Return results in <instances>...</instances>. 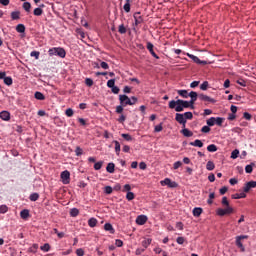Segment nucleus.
Listing matches in <instances>:
<instances>
[{"label":"nucleus","instance_id":"obj_1","mask_svg":"<svg viewBox=\"0 0 256 256\" xmlns=\"http://www.w3.org/2000/svg\"><path fill=\"white\" fill-rule=\"evenodd\" d=\"M169 109H175L176 113H181L184 111V109H191V106H189V101L187 100H171L168 104Z\"/></svg>","mask_w":256,"mask_h":256},{"label":"nucleus","instance_id":"obj_2","mask_svg":"<svg viewBox=\"0 0 256 256\" xmlns=\"http://www.w3.org/2000/svg\"><path fill=\"white\" fill-rule=\"evenodd\" d=\"M193 119V112H185V113H176L175 121L182 125V127H186L187 120Z\"/></svg>","mask_w":256,"mask_h":256},{"label":"nucleus","instance_id":"obj_3","mask_svg":"<svg viewBox=\"0 0 256 256\" xmlns=\"http://www.w3.org/2000/svg\"><path fill=\"white\" fill-rule=\"evenodd\" d=\"M48 55L50 57H60V59H65L67 57V52L65 51V48L61 47H53L48 50Z\"/></svg>","mask_w":256,"mask_h":256},{"label":"nucleus","instance_id":"obj_4","mask_svg":"<svg viewBox=\"0 0 256 256\" xmlns=\"http://www.w3.org/2000/svg\"><path fill=\"white\" fill-rule=\"evenodd\" d=\"M137 101H139V99L135 96H132L131 98H129V96L125 94L119 95L120 105H123L124 107H127V105H135Z\"/></svg>","mask_w":256,"mask_h":256},{"label":"nucleus","instance_id":"obj_5","mask_svg":"<svg viewBox=\"0 0 256 256\" xmlns=\"http://www.w3.org/2000/svg\"><path fill=\"white\" fill-rule=\"evenodd\" d=\"M231 213H233V207L231 206H227L226 208H218L216 210V214L219 217H225V215H231Z\"/></svg>","mask_w":256,"mask_h":256},{"label":"nucleus","instance_id":"obj_6","mask_svg":"<svg viewBox=\"0 0 256 256\" xmlns=\"http://www.w3.org/2000/svg\"><path fill=\"white\" fill-rule=\"evenodd\" d=\"M160 184L162 185V187H165V185H167V187H170V189H176V187H179V184H177V182L175 181H171L170 178H165L160 182Z\"/></svg>","mask_w":256,"mask_h":256},{"label":"nucleus","instance_id":"obj_7","mask_svg":"<svg viewBox=\"0 0 256 256\" xmlns=\"http://www.w3.org/2000/svg\"><path fill=\"white\" fill-rule=\"evenodd\" d=\"M60 177L64 185H69L71 181V173L68 170H64L63 172H61Z\"/></svg>","mask_w":256,"mask_h":256},{"label":"nucleus","instance_id":"obj_8","mask_svg":"<svg viewBox=\"0 0 256 256\" xmlns=\"http://www.w3.org/2000/svg\"><path fill=\"white\" fill-rule=\"evenodd\" d=\"M198 99H200V101H204L205 103H217V100H215V98H211L205 94H198Z\"/></svg>","mask_w":256,"mask_h":256},{"label":"nucleus","instance_id":"obj_9","mask_svg":"<svg viewBox=\"0 0 256 256\" xmlns=\"http://www.w3.org/2000/svg\"><path fill=\"white\" fill-rule=\"evenodd\" d=\"M255 187H256V181L252 180L245 184L243 191L244 193H249V191H251V189H255Z\"/></svg>","mask_w":256,"mask_h":256},{"label":"nucleus","instance_id":"obj_10","mask_svg":"<svg viewBox=\"0 0 256 256\" xmlns=\"http://www.w3.org/2000/svg\"><path fill=\"white\" fill-rule=\"evenodd\" d=\"M133 17H134V21H135L134 25L136 27H137V25H141V23H143V21H144L143 16H141V12L134 13Z\"/></svg>","mask_w":256,"mask_h":256},{"label":"nucleus","instance_id":"obj_11","mask_svg":"<svg viewBox=\"0 0 256 256\" xmlns=\"http://www.w3.org/2000/svg\"><path fill=\"white\" fill-rule=\"evenodd\" d=\"M150 55H152V57H154L155 59H159V56L157 55V53H155V50H153V43L151 42H147V45H146Z\"/></svg>","mask_w":256,"mask_h":256},{"label":"nucleus","instance_id":"obj_12","mask_svg":"<svg viewBox=\"0 0 256 256\" xmlns=\"http://www.w3.org/2000/svg\"><path fill=\"white\" fill-rule=\"evenodd\" d=\"M0 119H2V121H10L11 113H9V111H5V110L0 112Z\"/></svg>","mask_w":256,"mask_h":256},{"label":"nucleus","instance_id":"obj_13","mask_svg":"<svg viewBox=\"0 0 256 256\" xmlns=\"http://www.w3.org/2000/svg\"><path fill=\"white\" fill-rule=\"evenodd\" d=\"M136 223L137 225H145V223H147V216L145 215H139L136 218Z\"/></svg>","mask_w":256,"mask_h":256},{"label":"nucleus","instance_id":"obj_14","mask_svg":"<svg viewBox=\"0 0 256 256\" xmlns=\"http://www.w3.org/2000/svg\"><path fill=\"white\" fill-rule=\"evenodd\" d=\"M180 133H182L184 137H193V132H191V130L187 129L186 127H183Z\"/></svg>","mask_w":256,"mask_h":256},{"label":"nucleus","instance_id":"obj_15","mask_svg":"<svg viewBox=\"0 0 256 256\" xmlns=\"http://www.w3.org/2000/svg\"><path fill=\"white\" fill-rule=\"evenodd\" d=\"M11 19H12V21H17V20L21 19V12L20 11L11 12Z\"/></svg>","mask_w":256,"mask_h":256},{"label":"nucleus","instance_id":"obj_16","mask_svg":"<svg viewBox=\"0 0 256 256\" xmlns=\"http://www.w3.org/2000/svg\"><path fill=\"white\" fill-rule=\"evenodd\" d=\"M107 173H115V163L110 162L106 166Z\"/></svg>","mask_w":256,"mask_h":256},{"label":"nucleus","instance_id":"obj_17","mask_svg":"<svg viewBox=\"0 0 256 256\" xmlns=\"http://www.w3.org/2000/svg\"><path fill=\"white\" fill-rule=\"evenodd\" d=\"M105 231H109L113 235L115 233V228H113V225L111 223H105L104 224Z\"/></svg>","mask_w":256,"mask_h":256},{"label":"nucleus","instance_id":"obj_18","mask_svg":"<svg viewBox=\"0 0 256 256\" xmlns=\"http://www.w3.org/2000/svg\"><path fill=\"white\" fill-rule=\"evenodd\" d=\"M235 243L238 249H240L242 253H245V246L243 245V242H241V240L238 237H236Z\"/></svg>","mask_w":256,"mask_h":256},{"label":"nucleus","instance_id":"obj_19","mask_svg":"<svg viewBox=\"0 0 256 256\" xmlns=\"http://www.w3.org/2000/svg\"><path fill=\"white\" fill-rule=\"evenodd\" d=\"M34 97L38 101H45V95L42 92H39V91L35 92Z\"/></svg>","mask_w":256,"mask_h":256},{"label":"nucleus","instance_id":"obj_20","mask_svg":"<svg viewBox=\"0 0 256 256\" xmlns=\"http://www.w3.org/2000/svg\"><path fill=\"white\" fill-rule=\"evenodd\" d=\"M113 143L115 145V153H116V155H120V153H121V144L117 140H114Z\"/></svg>","mask_w":256,"mask_h":256},{"label":"nucleus","instance_id":"obj_21","mask_svg":"<svg viewBox=\"0 0 256 256\" xmlns=\"http://www.w3.org/2000/svg\"><path fill=\"white\" fill-rule=\"evenodd\" d=\"M177 93L180 97H183V99H188L189 97V92L187 90H177Z\"/></svg>","mask_w":256,"mask_h":256},{"label":"nucleus","instance_id":"obj_22","mask_svg":"<svg viewBox=\"0 0 256 256\" xmlns=\"http://www.w3.org/2000/svg\"><path fill=\"white\" fill-rule=\"evenodd\" d=\"M253 167H255V162H251L250 164L245 166V173H253Z\"/></svg>","mask_w":256,"mask_h":256},{"label":"nucleus","instance_id":"obj_23","mask_svg":"<svg viewBox=\"0 0 256 256\" xmlns=\"http://www.w3.org/2000/svg\"><path fill=\"white\" fill-rule=\"evenodd\" d=\"M247 197V194L245 192L236 193L232 195V199H245Z\"/></svg>","mask_w":256,"mask_h":256},{"label":"nucleus","instance_id":"obj_24","mask_svg":"<svg viewBox=\"0 0 256 256\" xmlns=\"http://www.w3.org/2000/svg\"><path fill=\"white\" fill-rule=\"evenodd\" d=\"M201 213H203V208L201 207H196L193 209V215L194 217H200Z\"/></svg>","mask_w":256,"mask_h":256},{"label":"nucleus","instance_id":"obj_25","mask_svg":"<svg viewBox=\"0 0 256 256\" xmlns=\"http://www.w3.org/2000/svg\"><path fill=\"white\" fill-rule=\"evenodd\" d=\"M123 9L126 13H130V11H131V0H126V3L124 4Z\"/></svg>","mask_w":256,"mask_h":256},{"label":"nucleus","instance_id":"obj_26","mask_svg":"<svg viewBox=\"0 0 256 256\" xmlns=\"http://www.w3.org/2000/svg\"><path fill=\"white\" fill-rule=\"evenodd\" d=\"M152 239L151 238H146L142 241V247H144V249H147V247H149V245H151L152 243Z\"/></svg>","mask_w":256,"mask_h":256},{"label":"nucleus","instance_id":"obj_27","mask_svg":"<svg viewBox=\"0 0 256 256\" xmlns=\"http://www.w3.org/2000/svg\"><path fill=\"white\" fill-rule=\"evenodd\" d=\"M192 147H203V142L199 139H196L194 142H190Z\"/></svg>","mask_w":256,"mask_h":256},{"label":"nucleus","instance_id":"obj_28","mask_svg":"<svg viewBox=\"0 0 256 256\" xmlns=\"http://www.w3.org/2000/svg\"><path fill=\"white\" fill-rule=\"evenodd\" d=\"M88 225L89 227L93 228V227H97V220L95 217H92L88 220Z\"/></svg>","mask_w":256,"mask_h":256},{"label":"nucleus","instance_id":"obj_29","mask_svg":"<svg viewBox=\"0 0 256 256\" xmlns=\"http://www.w3.org/2000/svg\"><path fill=\"white\" fill-rule=\"evenodd\" d=\"M40 249L41 251H44V253H49V251H51V245H49V243H45L40 247Z\"/></svg>","mask_w":256,"mask_h":256},{"label":"nucleus","instance_id":"obj_30","mask_svg":"<svg viewBox=\"0 0 256 256\" xmlns=\"http://www.w3.org/2000/svg\"><path fill=\"white\" fill-rule=\"evenodd\" d=\"M20 217L21 219H28L29 217V210L28 209H24L20 212Z\"/></svg>","mask_w":256,"mask_h":256},{"label":"nucleus","instance_id":"obj_31","mask_svg":"<svg viewBox=\"0 0 256 256\" xmlns=\"http://www.w3.org/2000/svg\"><path fill=\"white\" fill-rule=\"evenodd\" d=\"M223 121H225V118L223 117H216L215 118V125H218V127L223 126Z\"/></svg>","mask_w":256,"mask_h":256},{"label":"nucleus","instance_id":"obj_32","mask_svg":"<svg viewBox=\"0 0 256 256\" xmlns=\"http://www.w3.org/2000/svg\"><path fill=\"white\" fill-rule=\"evenodd\" d=\"M187 56L192 59V61H194V63H197V65H199V63H201V59H199V57L193 55V54H187Z\"/></svg>","mask_w":256,"mask_h":256},{"label":"nucleus","instance_id":"obj_33","mask_svg":"<svg viewBox=\"0 0 256 256\" xmlns=\"http://www.w3.org/2000/svg\"><path fill=\"white\" fill-rule=\"evenodd\" d=\"M206 169L207 171H213V169H215V163H213V161H208L206 164Z\"/></svg>","mask_w":256,"mask_h":256},{"label":"nucleus","instance_id":"obj_34","mask_svg":"<svg viewBox=\"0 0 256 256\" xmlns=\"http://www.w3.org/2000/svg\"><path fill=\"white\" fill-rule=\"evenodd\" d=\"M17 33H25V24H18L16 26Z\"/></svg>","mask_w":256,"mask_h":256},{"label":"nucleus","instance_id":"obj_35","mask_svg":"<svg viewBox=\"0 0 256 256\" xmlns=\"http://www.w3.org/2000/svg\"><path fill=\"white\" fill-rule=\"evenodd\" d=\"M207 151H209V153H215V151H217V145H215V144L208 145Z\"/></svg>","mask_w":256,"mask_h":256},{"label":"nucleus","instance_id":"obj_36","mask_svg":"<svg viewBox=\"0 0 256 256\" xmlns=\"http://www.w3.org/2000/svg\"><path fill=\"white\" fill-rule=\"evenodd\" d=\"M188 97H190V100L192 101H197V97H199V94H197V92L195 91H191Z\"/></svg>","mask_w":256,"mask_h":256},{"label":"nucleus","instance_id":"obj_37","mask_svg":"<svg viewBox=\"0 0 256 256\" xmlns=\"http://www.w3.org/2000/svg\"><path fill=\"white\" fill-rule=\"evenodd\" d=\"M24 11H26V13H29V11H31V3L30 2H24L22 5Z\"/></svg>","mask_w":256,"mask_h":256},{"label":"nucleus","instance_id":"obj_38","mask_svg":"<svg viewBox=\"0 0 256 256\" xmlns=\"http://www.w3.org/2000/svg\"><path fill=\"white\" fill-rule=\"evenodd\" d=\"M4 83H5V85H8V86L13 85V78H11V76H6L4 78Z\"/></svg>","mask_w":256,"mask_h":256},{"label":"nucleus","instance_id":"obj_39","mask_svg":"<svg viewBox=\"0 0 256 256\" xmlns=\"http://www.w3.org/2000/svg\"><path fill=\"white\" fill-rule=\"evenodd\" d=\"M79 215V209L72 208L70 209V217H77Z\"/></svg>","mask_w":256,"mask_h":256},{"label":"nucleus","instance_id":"obj_40","mask_svg":"<svg viewBox=\"0 0 256 256\" xmlns=\"http://www.w3.org/2000/svg\"><path fill=\"white\" fill-rule=\"evenodd\" d=\"M30 201H37L39 199V193L34 192L29 196Z\"/></svg>","mask_w":256,"mask_h":256},{"label":"nucleus","instance_id":"obj_41","mask_svg":"<svg viewBox=\"0 0 256 256\" xmlns=\"http://www.w3.org/2000/svg\"><path fill=\"white\" fill-rule=\"evenodd\" d=\"M34 15L36 17H41V15H43V9L41 8H35L34 11H33Z\"/></svg>","mask_w":256,"mask_h":256},{"label":"nucleus","instance_id":"obj_42","mask_svg":"<svg viewBox=\"0 0 256 256\" xmlns=\"http://www.w3.org/2000/svg\"><path fill=\"white\" fill-rule=\"evenodd\" d=\"M206 124L208 127H213L215 125V117H210L207 121Z\"/></svg>","mask_w":256,"mask_h":256},{"label":"nucleus","instance_id":"obj_43","mask_svg":"<svg viewBox=\"0 0 256 256\" xmlns=\"http://www.w3.org/2000/svg\"><path fill=\"white\" fill-rule=\"evenodd\" d=\"M7 211H9V207H7V205H0V214L4 215V213H7Z\"/></svg>","mask_w":256,"mask_h":256},{"label":"nucleus","instance_id":"obj_44","mask_svg":"<svg viewBox=\"0 0 256 256\" xmlns=\"http://www.w3.org/2000/svg\"><path fill=\"white\" fill-rule=\"evenodd\" d=\"M126 199H127V201H133V199H135V194L131 191L127 192Z\"/></svg>","mask_w":256,"mask_h":256},{"label":"nucleus","instance_id":"obj_45","mask_svg":"<svg viewBox=\"0 0 256 256\" xmlns=\"http://www.w3.org/2000/svg\"><path fill=\"white\" fill-rule=\"evenodd\" d=\"M208 88H209V82H207V81H204V82L200 85L201 91H207Z\"/></svg>","mask_w":256,"mask_h":256},{"label":"nucleus","instance_id":"obj_46","mask_svg":"<svg viewBox=\"0 0 256 256\" xmlns=\"http://www.w3.org/2000/svg\"><path fill=\"white\" fill-rule=\"evenodd\" d=\"M118 31L121 35H125V33H127V28H125V25L121 24L118 28Z\"/></svg>","mask_w":256,"mask_h":256},{"label":"nucleus","instance_id":"obj_47","mask_svg":"<svg viewBox=\"0 0 256 256\" xmlns=\"http://www.w3.org/2000/svg\"><path fill=\"white\" fill-rule=\"evenodd\" d=\"M155 133H161L163 131V123H160L154 127Z\"/></svg>","mask_w":256,"mask_h":256},{"label":"nucleus","instance_id":"obj_48","mask_svg":"<svg viewBox=\"0 0 256 256\" xmlns=\"http://www.w3.org/2000/svg\"><path fill=\"white\" fill-rule=\"evenodd\" d=\"M121 137H123V139H125V141H133V136H131L130 134H121Z\"/></svg>","mask_w":256,"mask_h":256},{"label":"nucleus","instance_id":"obj_49","mask_svg":"<svg viewBox=\"0 0 256 256\" xmlns=\"http://www.w3.org/2000/svg\"><path fill=\"white\" fill-rule=\"evenodd\" d=\"M101 167H103V161H99L94 164L95 171H99Z\"/></svg>","mask_w":256,"mask_h":256},{"label":"nucleus","instance_id":"obj_50","mask_svg":"<svg viewBox=\"0 0 256 256\" xmlns=\"http://www.w3.org/2000/svg\"><path fill=\"white\" fill-rule=\"evenodd\" d=\"M76 157H81L83 155V148H80L79 146L75 149Z\"/></svg>","mask_w":256,"mask_h":256},{"label":"nucleus","instance_id":"obj_51","mask_svg":"<svg viewBox=\"0 0 256 256\" xmlns=\"http://www.w3.org/2000/svg\"><path fill=\"white\" fill-rule=\"evenodd\" d=\"M107 87H109V89H112L115 87V79H110L107 81Z\"/></svg>","mask_w":256,"mask_h":256},{"label":"nucleus","instance_id":"obj_52","mask_svg":"<svg viewBox=\"0 0 256 256\" xmlns=\"http://www.w3.org/2000/svg\"><path fill=\"white\" fill-rule=\"evenodd\" d=\"M104 193H106V195H111V193H113V188L111 186L104 187Z\"/></svg>","mask_w":256,"mask_h":256},{"label":"nucleus","instance_id":"obj_53","mask_svg":"<svg viewBox=\"0 0 256 256\" xmlns=\"http://www.w3.org/2000/svg\"><path fill=\"white\" fill-rule=\"evenodd\" d=\"M239 157V150L235 149L231 153V159H237Z\"/></svg>","mask_w":256,"mask_h":256},{"label":"nucleus","instance_id":"obj_54","mask_svg":"<svg viewBox=\"0 0 256 256\" xmlns=\"http://www.w3.org/2000/svg\"><path fill=\"white\" fill-rule=\"evenodd\" d=\"M211 131V126L207 125V126H203L201 128V133H209Z\"/></svg>","mask_w":256,"mask_h":256},{"label":"nucleus","instance_id":"obj_55","mask_svg":"<svg viewBox=\"0 0 256 256\" xmlns=\"http://www.w3.org/2000/svg\"><path fill=\"white\" fill-rule=\"evenodd\" d=\"M85 84L87 85V87H93V79L86 78L85 79Z\"/></svg>","mask_w":256,"mask_h":256},{"label":"nucleus","instance_id":"obj_56","mask_svg":"<svg viewBox=\"0 0 256 256\" xmlns=\"http://www.w3.org/2000/svg\"><path fill=\"white\" fill-rule=\"evenodd\" d=\"M39 55H41L39 51H32L30 53V57H35V59H39Z\"/></svg>","mask_w":256,"mask_h":256},{"label":"nucleus","instance_id":"obj_57","mask_svg":"<svg viewBox=\"0 0 256 256\" xmlns=\"http://www.w3.org/2000/svg\"><path fill=\"white\" fill-rule=\"evenodd\" d=\"M123 107H125L123 104L116 106V113L118 114L123 113Z\"/></svg>","mask_w":256,"mask_h":256},{"label":"nucleus","instance_id":"obj_58","mask_svg":"<svg viewBox=\"0 0 256 256\" xmlns=\"http://www.w3.org/2000/svg\"><path fill=\"white\" fill-rule=\"evenodd\" d=\"M181 165H183V162H181V161H176V162L173 164V169L177 170V169H179V167H181Z\"/></svg>","mask_w":256,"mask_h":256},{"label":"nucleus","instance_id":"obj_59","mask_svg":"<svg viewBox=\"0 0 256 256\" xmlns=\"http://www.w3.org/2000/svg\"><path fill=\"white\" fill-rule=\"evenodd\" d=\"M67 117H73V110L71 108L66 109L65 111Z\"/></svg>","mask_w":256,"mask_h":256},{"label":"nucleus","instance_id":"obj_60","mask_svg":"<svg viewBox=\"0 0 256 256\" xmlns=\"http://www.w3.org/2000/svg\"><path fill=\"white\" fill-rule=\"evenodd\" d=\"M76 255L77 256H83V255H85V251L82 248H78L76 250Z\"/></svg>","mask_w":256,"mask_h":256},{"label":"nucleus","instance_id":"obj_61","mask_svg":"<svg viewBox=\"0 0 256 256\" xmlns=\"http://www.w3.org/2000/svg\"><path fill=\"white\" fill-rule=\"evenodd\" d=\"M220 195H225V193H227V191H229V188H227V186H224L222 188H220Z\"/></svg>","mask_w":256,"mask_h":256},{"label":"nucleus","instance_id":"obj_62","mask_svg":"<svg viewBox=\"0 0 256 256\" xmlns=\"http://www.w3.org/2000/svg\"><path fill=\"white\" fill-rule=\"evenodd\" d=\"M243 118L246 119V121H251V114H249V112H244Z\"/></svg>","mask_w":256,"mask_h":256},{"label":"nucleus","instance_id":"obj_63","mask_svg":"<svg viewBox=\"0 0 256 256\" xmlns=\"http://www.w3.org/2000/svg\"><path fill=\"white\" fill-rule=\"evenodd\" d=\"M111 91L112 93H114V95H118L119 91L121 90L119 89L118 86H114L113 88H111Z\"/></svg>","mask_w":256,"mask_h":256},{"label":"nucleus","instance_id":"obj_64","mask_svg":"<svg viewBox=\"0 0 256 256\" xmlns=\"http://www.w3.org/2000/svg\"><path fill=\"white\" fill-rule=\"evenodd\" d=\"M115 245H116V247H123V241L121 239H116Z\"/></svg>","mask_w":256,"mask_h":256}]
</instances>
